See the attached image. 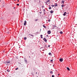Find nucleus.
Returning <instances> with one entry per match:
<instances>
[{
    "label": "nucleus",
    "mask_w": 77,
    "mask_h": 77,
    "mask_svg": "<svg viewBox=\"0 0 77 77\" xmlns=\"http://www.w3.org/2000/svg\"><path fill=\"white\" fill-rule=\"evenodd\" d=\"M48 21H50V20L49 19L48 20Z\"/></svg>",
    "instance_id": "30"
},
{
    "label": "nucleus",
    "mask_w": 77,
    "mask_h": 77,
    "mask_svg": "<svg viewBox=\"0 0 77 77\" xmlns=\"http://www.w3.org/2000/svg\"><path fill=\"white\" fill-rule=\"evenodd\" d=\"M58 77H59V76H58Z\"/></svg>",
    "instance_id": "45"
},
{
    "label": "nucleus",
    "mask_w": 77,
    "mask_h": 77,
    "mask_svg": "<svg viewBox=\"0 0 77 77\" xmlns=\"http://www.w3.org/2000/svg\"><path fill=\"white\" fill-rule=\"evenodd\" d=\"M15 1V0H14Z\"/></svg>",
    "instance_id": "46"
},
{
    "label": "nucleus",
    "mask_w": 77,
    "mask_h": 77,
    "mask_svg": "<svg viewBox=\"0 0 77 77\" xmlns=\"http://www.w3.org/2000/svg\"><path fill=\"white\" fill-rule=\"evenodd\" d=\"M60 34H62V33H63V32H62V31H60Z\"/></svg>",
    "instance_id": "16"
},
{
    "label": "nucleus",
    "mask_w": 77,
    "mask_h": 77,
    "mask_svg": "<svg viewBox=\"0 0 77 77\" xmlns=\"http://www.w3.org/2000/svg\"><path fill=\"white\" fill-rule=\"evenodd\" d=\"M36 74H37V72H36Z\"/></svg>",
    "instance_id": "36"
},
{
    "label": "nucleus",
    "mask_w": 77,
    "mask_h": 77,
    "mask_svg": "<svg viewBox=\"0 0 77 77\" xmlns=\"http://www.w3.org/2000/svg\"><path fill=\"white\" fill-rule=\"evenodd\" d=\"M10 62L9 61H7V62H4V63H5V64H8V63H10Z\"/></svg>",
    "instance_id": "1"
},
{
    "label": "nucleus",
    "mask_w": 77,
    "mask_h": 77,
    "mask_svg": "<svg viewBox=\"0 0 77 77\" xmlns=\"http://www.w3.org/2000/svg\"><path fill=\"white\" fill-rule=\"evenodd\" d=\"M49 3H50V2H48V3H47V5H48V4H49Z\"/></svg>",
    "instance_id": "23"
},
{
    "label": "nucleus",
    "mask_w": 77,
    "mask_h": 77,
    "mask_svg": "<svg viewBox=\"0 0 77 77\" xmlns=\"http://www.w3.org/2000/svg\"><path fill=\"white\" fill-rule=\"evenodd\" d=\"M1 1V0H0V1Z\"/></svg>",
    "instance_id": "40"
},
{
    "label": "nucleus",
    "mask_w": 77,
    "mask_h": 77,
    "mask_svg": "<svg viewBox=\"0 0 77 77\" xmlns=\"http://www.w3.org/2000/svg\"><path fill=\"white\" fill-rule=\"evenodd\" d=\"M35 21H38V19H36L35 20Z\"/></svg>",
    "instance_id": "24"
},
{
    "label": "nucleus",
    "mask_w": 77,
    "mask_h": 77,
    "mask_svg": "<svg viewBox=\"0 0 77 77\" xmlns=\"http://www.w3.org/2000/svg\"><path fill=\"white\" fill-rule=\"evenodd\" d=\"M18 69V68H17L15 70H17V69Z\"/></svg>",
    "instance_id": "26"
},
{
    "label": "nucleus",
    "mask_w": 77,
    "mask_h": 77,
    "mask_svg": "<svg viewBox=\"0 0 77 77\" xmlns=\"http://www.w3.org/2000/svg\"><path fill=\"white\" fill-rule=\"evenodd\" d=\"M26 23H27V22H26V21L25 20L24 22V26H26Z\"/></svg>",
    "instance_id": "4"
},
{
    "label": "nucleus",
    "mask_w": 77,
    "mask_h": 77,
    "mask_svg": "<svg viewBox=\"0 0 77 77\" xmlns=\"http://www.w3.org/2000/svg\"><path fill=\"white\" fill-rule=\"evenodd\" d=\"M30 36H32V37H33V35L32 34H30Z\"/></svg>",
    "instance_id": "19"
},
{
    "label": "nucleus",
    "mask_w": 77,
    "mask_h": 77,
    "mask_svg": "<svg viewBox=\"0 0 77 77\" xmlns=\"http://www.w3.org/2000/svg\"><path fill=\"white\" fill-rule=\"evenodd\" d=\"M60 62H62V61H63V59H62V58H60Z\"/></svg>",
    "instance_id": "6"
},
{
    "label": "nucleus",
    "mask_w": 77,
    "mask_h": 77,
    "mask_svg": "<svg viewBox=\"0 0 77 77\" xmlns=\"http://www.w3.org/2000/svg\"><path fill=\"white\" fill-rule=\"evenodd\" d=\"M2 7H4V6H2Z\"/></svg>",
    "instance_id": "39"
},
{
    "label": "nucleus",
    "mask_w": 77,
    "mask_h": 77,
    "mask_svg": "<svg viewBox=\"0 0 77 77\" xmlns=\"http://www.w3.org/2000/svg\"><path fill=\"white\" fill-rule=\"evenodd\" d=\"M3 52H5V51H3Z\"/></svg>",
    "instance_id": "38"
},
{
    "label": "nucleus",
    "mask_w": 77,
    "mask_h": 77,
    "mask_svg": "<svg viewBox=\"0 0 77 77\" xmlns=\"http://www.w3.org/2000/svg\"><path fill=\"white\" fill-rule=\"evenodd\" d=\"M24 60L25 61V63H27V60L25 58L24 59Z\"/></svg>",
    "instance_id": "2"
},
{
    "label": "nucleus",
    "mask_w": 77,
    "mask_h": 77,
    "mask_svg": "<svg viewBox=\"0 0 77 77\" xmlns=\"http://www.w3.org/2000/svg\"><path fill=\"white\" fill-rule=\"evenodd\" d=\"M58 75H59V74H58Z\"/></svg>",
    "instance_id": "37"
},
{
    "label": "nucleus",
    "mask_w": 77,
    "mask_h": 77,
    "mask_svg": "<svg viewBox=\"0 0 77 77\" xmlns=\"http://www.w3.org/2000/svg\"><path fill=\"white\" fill-rule=\"evenodd\" d=\"M43 40L44 41H45V42H47V39H46V38H43Z\"/></svg>",
    "instance_id": "3"
},
{
    "label": "nucleus",
    "mask_w": 77,
    "mask_h": 77,
    "mask_svg": "<svg viewBox=\"0 0 77 77\" xmlns=\"http://www.w3.org/2000/svg\"><path fill=\"white\" fill-rule=\"evenodd\" d=\"M19 48H20V47H19Z\"/></svg>",
    "instance_id": "42"
},
{
    "label": "nucleus",
    "mask_w": 77,
    "mask_h": 77,
    "mask_svg": "<svg viewBox=\"0 0 77 77\" xmlns=\"http://www.w3.org/2000/svg\"><path fill=\"white\" fill-rule=\"evenodd\" d=\"M67 69L68 71H69L70 70V69L69 68H67Z\"/></svg>",
    "instance_id": "8"
},
{
    "label": "nucleus",
    "mask_w": 77,
    "mask_h": 77,
    "mask_svg": "<svg viewBox=\"0 0 77 77\" xmlns=\"http://www.w3.org/2000/svg\"><path fill=\"white\" fill-rule=\"evenodd\" d=\"M66 12H65V13H64V14H63V15L64 16H65V15H66Z\"/></svg>",
    "instance_id": "7"
},
{
    "label": "nucleus",
    "mask_w": 77,
    "mask_h": 77,
    "mask_svg": "<svg viewBox=\"0 0 77 77\" xmlns=\"http://www.w3.org/2000/svg\"><path fill=\"white\" fill-rule=\"evenodd\" d=\"M66 68H68V67H66Z\"/></svg>",
    "instance_id": "44"
},
{
    "label": "nucleus",
    "mask_w": 77,
    "mask_h": 77,
    "mask_svg": "<svg viewBox=\"0 0 77 77\" xmlns=\"http://www.w3.org/2000/svg\"><path fill=\"white\" fill-rule=\"evenodd\" d=\"M48 34H50L51 33V31L49 30L48 31Z\"/></svg>",
    "instance_id": "5"
},
{
    "label": "nucleus",
    "mask_w": 77,
    "mask_h": 77,
    "mask_svg": "<svg viewBox=\"0 0 77 77\" xmlns=\"http://www.w3.org/2000/svg\"><path fill=\"white\" fill-rule=\"evenodd\" d=\"M54 6H57V4H56V3H55Z\"/></svg>",
    "instance_id": "9"
},
{
    "label": "nucleus",
    "mask_w": 77,
    "mask_h": 77,
    "mask_svg": "<svg viewBox=\"0 0 77 77\" xmlns=\"http://www.w3.org/2000/svg\"><path fill=\"white\" fill-rule=\"evenodd\" d=\"M27 39V38H26V37H25L24 38V40H26V39Z\"/></svg>",
    "instance_id": "15"
},
{
    "label": "nucleus",
    "mask_w": 77,
    "mask_h": 77,
    "mask_svg": "<svg viewBox=\"0 0 77 77\" xmlns=\"http://www.w3.org/2000/svg\"><path fill=\"white\" fill-rule=\"evenodd\" d=\"M50 47V45H49L48 46V47Z\"/></svg>",
    "instance_id": "31"
},
{
    "label": "nucleus",
    "mask_w": 77,
    "mask_h": 77,
    "mask_svg": "<svg viewBox=\"0 0 77 77\" xmlns=\"http://www.w3.org/2000/svg\"><path fill=\"white\" fill-rule=\"evenodd\" d=\"M46 36H47V37H48V35H46Z\"/></svg>",
    "instance_id": "32"
},
{
    "label": "nucleus",
    "mask_w": 77,
    "mask_h": 77,
    "mask_svg": "<svg viewBox=\"0 0 77 77\" xmlns=\"http://www.w3.org/2000/svg\"><path fill=\"white\" fill-rule=\"evenodd\" d=\"M41 12L40 13V14H41Z\"/></svg>",
    "instance_id": "43"
},
{
    "label": "nucleus",
    "mask_w": 77,
    "mask_h": 77,
    "mask_svg": "<svg viewBox=\"0 0 77 77\" xmlns=\"http://www.w3.org/2000/svg\"><path fill=\"white\" fill-rule=\"evenodd\" d=\"M17 6H19V4H17Z\"/></svg>",
    "instance_id": "29"
},
{
    "label": "nucleus",
    "mask_w": 77,
    "mask_h": 77,
    "mask_svg": "<svg viewBox=\"0 0 77 77\" xmlns=\"http://www.w3.org/2000/svg\"><path fill=\"white\" fill-rule=\"evenodd\" d=\"M48 2H50V0H48L47 1V3H48Z\"/></svg>",
    "instance_id": "13"
},
{
    "label": "nucleus",
    "mask_w": 77,
    "mask_h": 77,
    "mask_svg": "<svg viewBox=\"0 0 77 77\" xmlns=\"http://www.w3.org/2000/svg\"><path fill=\"white\" fill-rule=\"evenodd\" d=\"M18 2H19V0H18Z\"/></svg>",
    "instance_id": "35"
},
{
    "label": "nucleus",
    "mask_w": 77,
    "mask_h": 77,
    "mask_svg": "<svg viewBox=\"0 0 77 77\" xmlns=\"http://www.w3.org/2000/svg\"><path fill=\"white\" fill-rule=\"evenodd\" d=\"M52 7H54V5H52Z\"/></svg>",
    "instance_id": "25"
},
{
    "label": "nucleus",
    "mask_w": 77,
    "mask_h": 77,
    "mask_svg": "<svg viewBox=\"0 0 77 77\" xmlns=\"http://www.w3.org/2000/svg\"><path fill=\"white\" fill-rule=\"evenodd\" d=\"M64 5H61V6H62V8H63V6H64Z\"/></svg>",
    "instance_id": "18"
},
{
    "label": "nucleus",
    "mask_w": 77,
    "mask_h": 77,
    "mask_svg": "<svg viewBox=\"0 0 77 77\" xmlns=\"http://www.w3.org/2000/svg\"><path fill=\"white\" fill-rule=\"evenodd\" d=\"M8 33H9V32H8Z\"/></svg>",
    "instance_id": "33"
},
{
    "label": "nucleus",
    "mask_w": 77,
    "mask_h": 77,
    "mask_svg": "<svg viewBox=\"0 0 77 77\" xmlns=\"http://www.w3.org/2000/svg\"><path fill=\"white\" fill-rule=\"evenodd\" d=\"M7 71L8 72H10V70L9 69H7Z\"/></svg>",
    "instance_id": "20"
},
{
    "label": "nucleus",
    "mask_w": 77,
    "mask_h": 77,
    "mask_svg": "<svg viewBox=\"0 0 77 77\" xmlns=\"http://www.w3.org/2000/svg\"><path fill=\"white\" fill-rule=\"evenodd\" d=\"M49 9H51V7H50L49 8Z\"/></svg>",
    "instance_id": "22"
},
{
    "label": "nucleus",
    "mask_w": 77,
    "mask_h": 77,
    "mask_svg": "<svg viewBox=\"0 0 77 77\" xmlns=\"http://www.w3.org/2000/svg\"><path fill=\"white\" fill-rule=\"evenodd\" d=\"M40 36L41 37V38H42H42H43V37L42 36V35H41Z\"/></svg>",
    "instance_id": "14"
},
{
    "label": "nucleus",
    "mask_w": 77,
    "mask_h": 77,
    "mask_svg": "<svg viewBox=\"0 0 77 77\" xmlns=\"http://www.w3.org/2000/svg\"><path fill=\"white\" fill-rule=\"evenodd\" d=\"M53 66H54V65H53Z\"/></svg>",
    "instance_id": "41"
},
{
    "label": "nucleus",
    "mask_w": 77,
    "mask_h": 77,
    "mask_svg": "<svg viewBox=\"0 0 77 77\" xmlns=\"http://www.w3.org/2000/svg\"><path fill=\"white\" fill-rule=\"evenodd\" d=\"M43 27H44V28H46V26H45V25H43Z\"/></svg>",
    "instance_id": "12"
},
{
    "label": "nucleus",
    "mask_w": 77,
    "mask_h": 77,
    "mask_svg": "<svg viewBox=\"0 0 77 77\" xmlns=\"http://www.w3.org/2000/svg\"><path fill=\"white\" fill-rule=\"evenodd\" d=\"M50 13H51V14H52L53 13V11H50Z\"/></svg>",
    "instance_id": "10"
},
{
    "label": "nucleus",
    "mask_w": 77,
    "mask_h": 77,
    "mask_svg": "<svg viewBox=\"0 0 77 77\" xmlns=\"http://www.w3.org/2000/svg\"><path fill=\"white\" fill-rule=\"evenodd\" d=\"M54 77V75H52V77Z\"/></svg>",
    "instance_id": "28"
},
{
    "label": "nucleus",
    "mask_w": 77,
    "mask_h": 77,
    "mask_svg": "<svg viewBox=\"0 0 77 77\" xmlns=\"http://www.w3.org/2000/svg\"><path fill=\"white\" fill-rule=\"evenodd\" d=\"M50 74H53V71H50Z\"/></svg>",
    "instance_id": "11"
},
{
    "label": "nucleus",
    "mask_w": 77,
    "mask_h": 77,
    "mask_svg": "<svg viewBox=\"0 0 77 77\" xmlns=\"http://www.w3.org/2000/svg\"><path fill=\"white\" fill-rule=\"evenodd\" d=\"M53 60H51V62H53Z\"/></svg>",
    "instance_id": "27"
},
{
    "label": "nucleus",
    "mask_w": 77,
    "mask_h": 77,
    "mask_svg": "<svg viewBox=\"0 0 77 77\" xmlns=\"http://www.w3.org/2000/svg\"><path fill=\"white\" fill-rule=\"evenodd\" d=\"M15 7H14V9H15Z\"/></svg>",
    "instance_id": "34"
},
{
    "label": "nucleus",
    "mask_w": 77,
    "mask_h": 77,
    "mask_svg": "<svg viewBox=\"0 0 77 77\" xmlns=\"http://www.w3.org/2000/svg\"><path fill=\"white\" fill-rule=\"evenodd\" d=\"M62 3H63H63H64V1H62Z\"/></svg>",
    "instance_id": "17"
},
{
    "label": "nucleus",
    "mask_w": 77,
    "mask_h": 77,
    "mask_svg": "<svg viewBox=\"0 0 77 77\" xmlns=\"http://www.w3.org/2000/svg\"><path fill=\"white\" fill-rule=\"evenodd\" d=\"M49 55H51V53H49Z\"/></svg>",
    "instance_id": "21"
}]
</instances>
